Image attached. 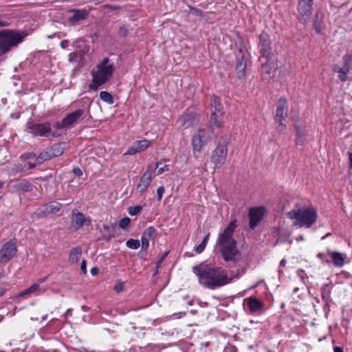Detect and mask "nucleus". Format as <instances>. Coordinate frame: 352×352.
Segmentation results:
<instances>
[{"label": "nucleus", "instance_id": "nucleus-1", "mask_svg": "<svg viewBox=\"0 0 352 352\" xmlns=\"http://www.w3.org/2000/svg\"><path fill=\"white\" fill-rule=\"evenodd\" d=\"M192 271L198 277L199 283L210 289L221 287L232 281L226 270L211 267L204 263L193 267Z\"/></svg>", "mask_w": 352, "mask_h": 352}, {"label": "nucleus", "instance_id": "nucleus-2", "mask_svg": "<svg viewBox=\"0 0 352 352\" xmlns=\"http://www.w3.org/2000/svg\"><path fill=\"white\" fill-rule=\"evenodd\" d=\"M236 227V221L233 220L218 235L216 246L226 262L235 263L242 259V254L237 249L236 241L233 236Z\"/></svg>", "mask_w": 352, "mask_h": 352}, {"label": "nucleus", "instance_id": "nucleus-3", "mask_svg": "<svg viewBox=\"0 0 352 352\" xmlns=\"http://www.w3.org/2000/svg\"><path fill=\"white\" fill-rule=\"evenodd\" d=\"M109 60L104 58L97 66L98 71L91 72L92 84L89 85L90 89L97 90L98 87L108 81L111 77L115 69L113 64H108Z\"/></svg>", "mask_w": 352, "mask_h": 352}, {"label": "nucleus", "instance_id": "nucleus-4", "mask_svg": "<svg viewBox=\"0 0 352 352\" xmlns=\"http://www.w3.org/2000/svg\"><path fill=\"white\" fill-rule=\"evenodd\" d=\"M25 35L12 30L0 31V52L3 55L16 47L24 38Z\"/></svg>", "mask_w": 352, "mask_h": 352}, {"label": "nucleus", "instance_id": "nucleus-5", "mask_svg": "<svg viewBox=\"0 0 352 352\" xmlns=\"http://www.w3.org/2000/svg\"><path fill=\"white\" fill-rule=\"evenodd\" d=\"M28 132L34 136L47 137L51 132V124L50 122L36 123L32 121L26 124Z\"/></svg>", "mask_w": 352, "mask_h": 352}, {"label": "nucleus", "instance_id": "nucleus-6", "mask_svg": "<svg viewBox=\"0 0 352 352\" xmlns=\"http://www.w3.org/2000/svg\"><path fill=\"white\" fill-rule=\"evenodd\" d=\"M16 241L11 240L2 246L0 250V263H6L16 254Z\"/></svg>", "mask_w": 352, "mask_h": 352}, {"label": "nucleus", "instance_id": "nucleus-7", "mask_svg": "<svg viewBox=\"0 0 352 352\" xmlns=\"http://www.w3.org/2000/svg\"><path fill=\"white\" fill-rule=\"evenodd\" d=\"M210 138V134L208 130L199 129L192 138V144L194 151H200Z\"/></svg>", "mask_w": 352, "mask_h": 352}, {"label": "nucleus", "instance_id": "nucleus-8", "mask_svg": "<svg viewBox=\"0 0 352 352\" xmlns=\"http://www.w3.org/2000/svg\"><path fill=\"white\" fill-rule=\"evenodd\" d=\"M228 148L226 144H219L213 151L211 156V162L214 164L215 168H220L226 160Z\"/></svg>", "mask_w": 352, "mask_h": 352}, {"label": "nucleus", "instance_id": "nucleus-9", "mask_svg": "<svg viewBox=\"0 0 352 352\" xmlns=\"http://www.w3.org/2000/svg\"><path fill=\"white\" fill-rule=\"evenodd\" d=\"M261 56L259 61L263 60L264 58H272V42L270 36L263 32L259 36Z\"/></svg>", "mask_w": 352, "mask_h": 352}, {"label": "nucleus", "instance_id": "nucleus-10", "mask_svg": "<svg viewBox=\"0 0 352 352\" xmlns=\"http://www.w3.org/2000/svg\"><path fill=\"white\" fill-rule=\"evenodd\" d=\"M287 117V100L285 98H280L278 100L277 104V108L275 116V121L279 123L278 129L281 131L284 129L285 124L283 123V120Z\"/></svg>", "mask_w": 352, "mask_h": 352}, {"label": "nucleus", "instance_id": "nucleus-11", "mask_svg": "<svg viewBox=\"0 0 352 352\" xmlns=\"http://www.w3.org/2000/svg\"><path fill=\"white\" fill-rule=\"evenodd\" d=\"M291 219L295 220L294 224L300 227H308V208L294 210L289 212Z\"/></svg>", "mask_w": 352, "mask_h": 352}, {"label": "nucleus", "instance_id": "nucleus-12", "mask_svg": "<svg viewBox=\"0 0 352 352\" xmlns=\"http://www.w3.org/2000/svg\"><path fill=\"white\" fill-rule=\"evenodd\" d=\"M271 60L272 58H264L260 61L262 66V79L264 81H269L276 72V67Z\"/></svg>", "mask_w": 352, "mask_h": 352}, {"label": "nucleus", "instance_id": "nucleus-13", "mask_svg": "<svg viewBox=\"0 0 352 352\" xmlns=\"http://www.w3.org/2000/svg\"><path fill=\"white\" fill-rule=\"evenodd\" d=\"M178 122L182 126L188 128L197 123V115L193 112H186L179 118Z\"/></svg>", "mask_w": 352, "mask_h": 352}, {"label": "nucleus", "instance_id": "nucleus-14", "mask_svg": "<svg viewBox=\"0 0 352 352\" xmlns=\"http://www.w3.org/2000/svg\"><path fill=\"white\" fill-rule=\"evenodd\" d=\"M263 208H255L250 210L249 216L250 218V226L254 229L261 221L263 216Z\"/></svg>", "mask_w": 352, "mask_h": 352}, {"label": "nucleus", "instance_id": "nucleus-15", "mask_svg": "<svg viewBox=\"0 0 352 352\" xmlns=\"http://www.w3.org/2000/svg\"><path fill=\"white\" fill-rule=\"evenodd\" d=\"M151 144V142L147 140H142L135 142L128 149L124 155H134L136 153L141 152L147 148Z\"/></svg>", "mask_w": 352, "mask_h": 352}, {"label": "nucleus", "instance_id": "nucleus-16", "mask_svg": "<svg viewBox=\"0 0 352 352\" xmlns=\"http://www.w3.org/2000/svg\"><path fill=\"white\" fill-rule=\"evenodd\" d=\"M246 66V60L244 59L242 50H239L236 63V72L239 78L245 77Z\"/></svg>", "mask_w": 352, "mask_h": 352}, {"label": "nucleus", "instance_id": "nucleus-17", "mask_svg": "<svg viewBox=\"0 0 352 352\" xmlns=\"http://www.w3.org/2000/svg\"><path fill=\"white\" fill-rule=\"evenodd\" d=\"M298 11L299 21L306 25L308 22V0H300Z\"/></svg>", "mask_w": 352, "mask_h": 352}, {"label": "nucleus", "instance_id": "nucleus-18", "mask_svg": "<svg viewBox=\"0 0 352 352\" xmlns=\"http://www.w3.org/2000/svg\"><path fill=\"white\" fill-rule=\"evenodd\" d=\"M82 114L83 111L81 109H77L75 111L69 113L63 119V124L66 126L67 129L71 128Z\"/></svg>", "mask_w": 352, "mask_h": 352}, {"label": "nucleus", "instance_id": "nucleus-19", "mask_svg": "<svg viewBox=\"0 0 352 352\" xmlns=\"http://www.w3.org/2000/svg\"><path fill=\"white\" fill-rule=\"evenodd\" d=\"M73 222L78 227L80 228L85 226H89L91 223V220L89 217H86L85 214L80 212L74 210L72 211Z\"/></svg>", "mask_w": 352, "mask_h": 352}, {"label": "nucleus", "instance_id": "nucleus-20", "mask_svg": "<svg viewBox=\"0 0 352 352\" xmlns=\"http://www.w3.org/2000/svg\"><path fill=\"white\" fill-rule=\"evenodd\" d=\"M152 181L150 168L142 175L140 178V184L137 186V190L139 192H144L149 186Z\"/></svg>", "mask_w": 352, "mask_h": 352}, {"label": "nucleus", "instance_id": "nucleus-21", "mask_svg": "<svg viewBox=\"0 0 352 352\" xmlns=\"http://www.w3.org/2000/svg\"><path fill=\"white\" fill-rule=\"evenodd\" d=\"M72 14L68 18V21L72 23H76L81 20L85 19L88 16V12L86 10L73 9L69 11Z\"/></svg>", "mask_w": 352, "mask_h": 352}, {"label": "nucleus", "instance_id": "nucleus-22", "mask_svg": "<svg viewBox=\"0 0 352 352\" xmlns=\"http://www.w3.org/2000/svg\"><path fill=\"white\" fill-rule=\"evenodd\" d=\"M33 186L26 179H22L15 182L12 186V192H30L32 190Z\"/></svg>", "mask_w": 352, "mask_h": 352}, {"label": "nucleus", "instance_id": "nucleus-23", "mask_svg": "<svg viewBox=\"0 0 352 352\" xmlns=\"http://www.w3.org/2000/svg\"><path fill=\"white\" fill-rule=\"evenodd\" d=\"M61 206L62 205L57 201H51L44 205L40 212L45 216L49 214H55L60 210Z\"/></svg>", "mask_w": 352, "mask_h": 352}, {"label": "nucleus", "instance_id": "nucleus-24", "mask_svg": "<svg viewBox=\"0 0 352 352\" xmlns=\"http://www.w3.org/2000/svg\"><path fill=\"white\" fill-rule=\"evenodd\" d=\"M324 14L318 12L316 14L315 20L314 22V28L318 34H322L324 28Z\"/></svg>", "mask_w": 352, "mask_h": 352}, {"label": "nucleus", "instance_id": "nucleus-25", "mask_svg": "<svg viewBox=\"0 0 352 352\" xmlns=\"http://www.w3.org/2000/svg\"><path fill=\"white\" fill-rule=\"evenodd\" d=\"M210 106L212 113H223V105L221 103L220 98L216 96H212L210 98Z\"/></svg>", "mask_w": 352, "mask_h": 352}, {"label": "nucleus", "instance_id": "nucleus-26", "mask_svg": "<svg viewBox=\"0 0 352 352\" xmlns=\"http://www.w3.org/2000/svg\"><path fill=\"white\" fill-rule=\"evenodd\" d=\"M329 255L331 256L332 262L335 266L341 267L344 265V257L343 254L337 252H332L329 253Z\"/></svg>", "mask_w": 352, "mask_h": 352}, {"label": "nucleus", "instance_id": "nucleus-27", "mask_svg": "<svg viewBox=\"0 0 352 352\" xmlns=\"http://www.w3.org/2000/svg\"><path fill=\"white\" fill-rule=\"evenodd\" d=\"M40 288L38 283H34L30 287L27 288L24 291L20 292L17 295V298H28L29 296L33 294H36Z\"/></svg>", "mask_w": 352, "mask_h": 352}, {"label": "nucleus", "instance_id": "nucleus-28", "mask_svg": "<svg viewBox=\"0 0 352 352\" xmlns=\"http://www.w3.org/2000/svg\"><path fill=\"white\" fill-rule=\"evenodd\" d=\"M82 254V249L79 246L72 248L69 256V261L74 264L78 262Z\"/></svg>", "mask_w": 352, "mask_h": 352}, {"label": "nucleus", "instance_id": "nucleus-29", "mask_svg": "<svg viewBox=\"0 0 352 352\" xmlns=\"http://www.w3.org/2000/svg\"><path fill=\"white\" fill-rule=\"evenodd\" d=\"M248 304L250 311L252 312L259 311L263 307V303L261 302V301L254 298H250L248 300Z\"/></svg>", "mask_w": 352, "mask_h": 352}, {"label": "nucleus", "instance_id": "nucleus-30", "mask_svg": "<svg viewBox=\"0 0 352 352\" xmlns=\"http://www.w3.org/2000/svg\"><path fill=\"white\" fill-rule=\"evenodd\" d=\"M84 58V52L82 50H78L71 53L69 55V61L73 63L80 64Z\"/></svg>", "mask_w": 352, "mask_h": 352}, {"label": "nucleus", "instance_id": "nucleus-31", "mask_svg": "<svg viewBox=\"0 0 352 352\" xmlns=\"http://www.w3.org/2000/svg\"><path fill=\"white\" fill-rule=\"evenodd\" d=\"M223 113H219L217 112L212 113L210 116V128L213 130L214 129H218L221 126V122L219 118Z\"/></svg>", "mask_w": 352, "mask_h": 352}, {"label": "nucleus", "instance_id": "nucleus-32", "mask_svg": "<svg viewBox=\"0 0 352 352\" xmlns=\"http://www.w3.org/2000/svg\"><path fill=\"white\" fill-rule=\"evenodd\" d=\"M333 71L336 73L338 74V78L340 80L345 82L348 79V74L349 72H345L344 69H342V67H340V66L335 65L333 67Z\"/></svg>", "mask_w": 352, "mask_h": 352}, {"label": "nucleus", "instance_id": "nucleus-33", "mask_svg": "<svg viewBox=\"0 0 352 352\" xmlns=\"http://www.w3.org/2000/svg\"><path fill=\"white\" fill-rule=\"evenodd\" d=\"M52 157L60 156L63 153V148L61 144H54L49 148Z\"/></svg>", "mask_w": 352, "mask_h": 352}, {"label": "nucleus", "instance_id": "nucleus-34", "mask_svg": "<svg viewBox=\"0 0 352 352\" xmlns=\"http://www.w3.org/2000/svg\"><path fill=\"white\" fill-rule=\"evenodd\" d=\"M49 148L46 149L45 151L41 153L36 158V163L40 164L45 161L50 160L52 159Z\"/></svg>", "mask_w": 352, "mask_h": 352}, {"label": "nucleus", "instance_id": "nucleus-35", "mask_svg": "<svg viewBox=\"0 0 352 352\" xmlns=\"http://www.w3.org/2000/svg\"><path fill=\"white\" fill-rule=\"evenodd\" d=\"M143 236L150 240L154 239L157 236V230L152 226L147 228L142 234Z\"/></svg>", "mask_w": 352, "mask_h": 352}, {"label": "nucleus", "instance_id": "nucleus-36", "mask_svg": "<svg viewBox=\"0 0 352 352\" xmlns=\"http://www.w3.org/2000/svg\"><path fill=\"white\" fill-rule=\"evenodd\" d=\"M209 237L210 232H208L205 236L204 239H203L202 242L195 248V250L197 254H201L204 250L209 240Z\"/></svg>", "mask_w": 352, "mask_h": 352}, {"label": "nucleus", "instance_id": "nucleus-37", "mask_svg": "<svg viewBox=\"0 0 352 352\" xmlns=\"http://www.w3.org/2000/svg\"><path fill=\"white\" fill-rule=\"evenodd\" d=\"M100 98L102 100L110 104H113L114 102L113 98L111 94L106 91H102L100 93Z\"/></svg>", "mask_w": 352, "mask_h": 352}, {"label": "nucleus", "instance_id": "nucleus-38", "mask_svg": "<svg viewBox=\"0 0 352 352\" xmlns=\"http://www.w3.org/2000/svg\"><path fill=\"white\" fill-rule=\"evenodd\" d=\"M352 57L351 56H345L343 58V65L340 67H342L346 72H349L351 70Z\"/></svg>", "mask_w": 352, "mask_h": 352}, {"label": "nucleus", "instance_id": "nucleus-39", "mask_svg": "<svg viewBox=\"0 0 352 352\" xmlns=\"http://www.w3.org/2000/svg\"><path fill=\"white\" fill-rule=\"evenodd\" d=\"M126 245L127 248L132 250H137L139 248L140 243L138 239H130L126 242Z\"/></svg>", "mask_w": 352, "mask_h": 352}, {"label": "nucleus", "instance_id": "nucleus-40", "mask_svg": "<svg viewBox=\"0 0 352 352\" xmlns=\"http://www.w3.org/2000/svg\"><path fill=\"white\" fill-rule=\"evenodd\" d=\"M316 210L311 206H309V226L316 222L317 219Z\"/></svg>", "mask_w": 352, "mask_h": 352}, {"label": "nucleus", "instance_id": "nucleus-41", "mask_svg": "<svg viewBox=\"0 0 352 352\" xmlns=\"http://www.w3.org/2000/svg\"><path fill=\"white\" fill-rule=\"evenodd\" d=\"M142 209V208L140 206H131L128 208V211L129 214L135 216L141 212Z\"/></svg>", "mask_w": 352, "mask_h": 352}, {"label": "nucleus", "instance_id": "nucleus-42", "mask_svg": "<svg viewBox=\"0 0 352 352\" xmlns=\"http://www.w3.org/2000/svg\"><path fill=\"white\" fill-rule=\"evenodd\" d=\"M162 163L161 162H157L156 163V165H155V170H157V175H161L162 173H163L164 171L167 170H168V166L167 165H164L163 166H161L160 167V165Z\"/></svg>", "mask_w": 352, "mask_h": 352}, {"label": "nucleus", "instance_id": "nucleus-43", "mask_svg": "<svg viewBox=\"0 0 352 352\" xmlns=\"http://www.w3.org/2000/svg\"><path fill=\"white\" fill-rule=\"evenodd\" d=\"M130 219L128 217H125L122 219L119 222V226L122 229H126L130 223Z\"/></svg>", "mask_w": 352, "mask_h": 352}, {"label": "nucleus", "instance_id": "nucleus-44", "mask_svg": "<svg viewBox=\"0 0 352 352\" xmlns=\"http://www.w3.org/2000/svg\"><path fill=\"white\" fill-rule=\"evenodd\" d=\"M149 240L144 236L142 235L141 242H142V250H146L149 246Z\"/></svg>", "mask_w": 352, "mask_h": 352}, {"label": "nucleus", "instance_id": "nucleus-45", "mask_svg": "<svg viewBox=\"0 0 352 352\" xmlns=\"http://www.w3.org/2000/svg\"><path fill=\"white\" fill-rule=\"evenodd\" d=\"M35 157H36V154L33 152L25 153L21 155V159L26 160L34 158Z\"/></svg>", "mask_w": 352, "mask_h": 352}, {"label": "nucleus", "instance_id": "nucleus-46", "mask_svg": "<svg viewBox=\"0 0 352 352\" xmlns=\"http://www.w3.org/2000/svg\"><path fill=\"white\" fill-rule=\"evenodd\" d=\"M164 186H160L157 190V200L161 201L163 194L164 192Z\"/></svg>", "mask_w": 352, "mask_h": 352}, {"label": "nucleus", "instance_id": "nucleus-47", "mask_svg": "<svg viewBox=\"0 0 352 352\" xmlns=\"http://www.w3.org/2000/svg\"><path fill=\"white\" fill-rule=\"evenodd\" d=\"M118 34L120 36L124 37L127 34V30L124 25L120 26L118 31Z\"/></svg>", "mask_w": 352, "mask_h": 352}, {"label": "nucleus", "instance_id": "nucleus-48", "mask_svg": "<svg viewBox=\"0 0 352 352\" xmlns=\"http://www.w3.org/2000/svg\"><path fill=\"white\" fill-rule=\"evenodd\" d=\"M123 289H124V285H123L122 283H118L114 287V290L118 293L122 292L123 290Z\"/></svg>", "mask_w": 352, "mask_h": 352}, {"label": "nucleus", "instance_id": "nucleus-49", "mask_svg": "<svg viewBox=\"0 0 352 352\" xmlns=\"http://www.w3.org/2000/svg\"><path fill=\"white\" fill-rule=\"evenodd\" d=\"M87 262L85 260H82L80 264V270L82 274H85L87 273Z\"/></svg>", "mask_w": 352, "mask_h": 352}, {"label": "nucleus", "instance_id": "nucleus-50", "mask_svg": "<svg viewBox=\"0 0 352 352\" xmlns=\"http://www.w3.org/2000/svg\"><path fill=\"white\" fill-rule=\"evenodd\" d=\"M73 173H74L75 175H76L78 177L82 176V172L81 169L78 167L74 168Z\"/></svg>", "mask_w": 352, "mask_h": 352}, {"label": "nucleus", "instance_id": "nucleus-51", "mask_svg": "<svg viewBox=\"0 0 352 352\" xmlns=\"http://www.w3.org/2000/svg\"><path fill=\"white\" fill-rule=\"evenodd\" d=\"M296 133H297L296 144H302V140H300L301 134H300V130L298 127H296Z\"/></svg>", "mask_w": 352, "mask_h": 352}, {"label": "nucleus", "instance_id": "nucleus-52", "mask_svg": "<svg viewBox=\"0 0 352 352\" xmlns=\"http://www.w3.org/2000/svg\"><path fill=\"white\" fill-rule=\"evenodd\" d=\"M54 126L56 129H67V126L63 124V120L56 122Z\"/></svg>", "mask_w": 352, "mask_h": 352}, {"label": "nucleus", "instance_id": "nucleus-53", "mask_svg": "<svg viewBox=\"0 0 352 352\" xmlns=\"http://www.w3.org/2000/svg\"><path fill=\"white\" fill-rule=\"evenodd\" d=\"M98 268L96 267H94L91 269V273L92 275L96 276L98 274Z\"/></svg>", "mask_w": 352, "mask_h": 352}, {"label": "nucleus", "instance_id": "nucleus-54", "mask_svg": "<svg viewBox=\"0 0 352 352\" xmlns=\"http://www.w3.org/2000/svg\"><path fill=\"white\" fill-rule=\"evenodd\" d=\"M28 164L29 169H33L36 167V165L38 164L36 162L35 163L28 162Z\"/></svg>", "mask_w": 352, "mask_h": 352}, {"label": "nucleus", "instance_id": "nucleus-55", "mask_svg": "<svg viewBox=\"0 0 352 352\" xmlns=\"http://www.w3.org/2000/svg\"><path fill=\"white\" fill-rule=\"evenodd\" d=\"M168 252H166L162 256L161 258L158 260V263H162L164 258L166 257V256L168 255Z\"/></svg>", "mask_w": 352, "mask_h": 352}, {"label": "nucleus", "instance_id": "nucleus-56", "mask_svg": "<svg viewBox=\"0 0 352 352\" xmlns=\"http://www.w3.org/2000/svg\"><path fill=\"white\" fill-rule=\"evenodd\" d=\"M349 168L352 169V153H349Z\"/></svg>", "mask_w": 352, "mask_h": 352}, {"label": "nucleus", "instance_id": "nucleus-57", "mask_svg": "<svg viewBox=\"0 0 352 352\" xmlns=\"http://www.w3.org/2000/svg\"><path fill=\"white\" fill-rule=\"evenodd\" d=\"M333 350H334V352H343L342 349L339 346L334 347Z\"/></svg>", "mask_w": 352, "mask_h": 352}, {"label": "nucleus", "instance_id": "nucleus-58", "mask_svg": "<svg viewBox=\"0 0 352 352\" xmlns=\"http://www.w3.org/2000/svg\"><path fill=\"white\" fill-rule=\"evenodd\" d=\"M286 265V260L282 259L280 262V266L284 267Z\"/></svg>", "mask_w": 352, "mask_h": 352}, {"label": "nucleus", "instance_id": "nucleus-59", "mask_svg": "<svg viewBox=\"0 0 352 352\" xmlns=\"http://www.w3.org/2000/svg\"><path fill=\"white\" fill-rule=\"evenodd\" d=\"M6 289L3 287H0V297L4 295Z\"/></svg>", "mask_w": 352, "mask_h": 352}, {"label": "nucleus", "instance_id": "nucleus-60", "mask_svg": "<svg viewBox=\"0 0 352 352\" xmlns=\"http://www.w3.org/2000/svg\"><path fill=\"white\" fill-rule=\"evenodd\" d=\"M8 25L6 22L0 20V27H5Z\"/></svg>", "mask_w": 352, "mask_h": 352}, {"label": "nucleus", "instance_id": "nucleus-61", "mask_svg": "<svg viewBox=\"0 0 352 352\" xmlns=\"http://www.w3.org/2000/svg\"><path fill=\"white\" fill-rule=\"evenodd\" d=\"M71 311H72V309H67V311H66V313H65L66 316H69V314H71Z\"/></svg>", "mask_w": 352, "mask_h": 352}, {"label": "nucleus", "instance_id": "nucleus-62", "mask_svg": "<svg viewBox=\"0 0 352 352\" xmlns=\"http://www.w3.org/2000/svg\"><path fill=\"white\" fill-rule=\"evenodd\" d=\"M4 60L3 54L0 52V62Z\"/></svg>", "mask_w": 352, "mask_h": 352}, {"label": "nucleus", "instance_id": "nucleus-63", "mask_svg": "<svg viewBox=\"0 0 352 352\" xmlns=\"http://www.w3.org/2000/svg\"><path fill=\"white\" fill-rule=\"evenodd\" d=\"M82 308L85 310V311H87L88 309L87 307L86 306H82Z\"/></svg>", "mask_w": 352, "mask_h": 352}, {"label": "nucleus", "instance_id": "nucleus-64", "mask_svg": "<svg viewBox=\"0 0 352 352\" xmlns=\"http://www.w3.org/2000/svg\"><path fill=\"white\" fill-rule=\"evenodd\" d=\"M3 185V182L0 181V188H2Z\"/></svg>", "mask_w": 352, "mask_h": 352}]
</instances>
